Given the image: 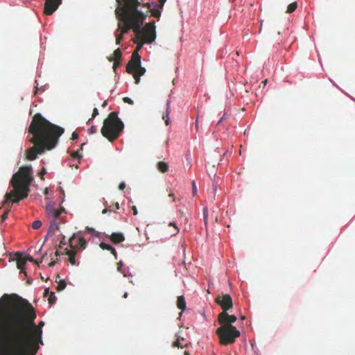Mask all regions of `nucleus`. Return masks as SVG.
Masks as SVG:
<instances>
[{
	"instance_id": "nucleus-1",
	"label": "nucleus",
	"mask_w": 355,
	"mask_h": 355,
	"mask_svg": "<svg viewBox=\"0 0 355 355\" xmlns=\"http://www.w3.org/2000/svg\"><path fill=\"white\" fill-rule=\"evenodd\" d=\"M28 131L33 135L30 142L34 145L27 150L26 158L34 160L38 154L54 148L64 130L49 122L41 114L37 113L33 117Z\"/></svg>"
},
{
	"instance_id": "nucleus-2",
	"label": "nucleus",
	"mask_w": 355,
	"mask_h": 355,
	"mask_svg": "<svg viewBox=\"0 0 355 355\" xmlns=\"http://www.w3.org/2000/svg\"><path fill=\"white\" fill-rule=\"evenodd\" d=\"M33 180L31 167L21 166L10 180V184L13 189L5 195L3 205H6L10 208V203H17L21 200L26 198L28 196Z\"/></svg>"
},
{
	"instance_id": "nucleus-3",
	"label": "nucleus",
	"mask_w": 355,
	"mask_h": 355,
	"mask_svg": "<svg viewBox=\"0 0 355 355\" xmlns=\"http://www.w3.org/2000/svg\"><path fill=\"white\" fill-rule=\"evenodd\" d=\"M156 38L155 21L146 24L144 28H141L140 35L137 39L140 40L137 49L133 51L130 60L126 65V71L133 76L136 84L140 82V77L146 72V69L141 65V56L138 51L143 46L144 43H152Z\"/></svg>"
},
{
	"instance_id": "nucleus-4",
	"label": "nucleus",
	"mask_w": 355,
	"mask_h": 355,
	"mask_svg": "<svg viewBox=\"0 0 355 355\" xmlns=\"http://www.w3.org/2000/svg\"><path fill=\"white\" fill-rule=\"evenodd\" d=\"M115 14L117 17H120L123 22L121 26L120 24H118L117 31L121 29V33L123 35L128 33L130 29H132L137 37L140 35L141 31V26L146 19V16H140V15L123 9L118 8L115 10Z\"/></svg>"
},
{
	"instance_id": "nucleus-5",
	"label": "nucleus",
	"mask_w": 355,
	"mask_h": 355,
	"mask_svg": "<svg viewBox=\"0 0 355 355\" xmlns=\"http://www.w3.org/2000/svg\"><path fill=\"white\" fill-rule=\"evenodd\" d=\"M123 129L124 124L119 118L118 113L112 112L104 120L101 132L104 137L110 141H113L121 135Z\"/></svg>"
},
{
	"instance_id": "nucleus-6",
	"label": "nucleus",
	"mask_w": 355,
	"mask_h": 355,
	"mask_svg": "<svg viewBox=\"0 0 355 355\" xmlns=\"http://www.w3.org/2000/svg\"><path fill=\"white\" fill-rule=\"evenodd\" d=\"M219 342L223 345H227L235 342L236 338L241 335L240 331L235 327L220 326L216 329Z\"/></svg>"
},
{
	"instance_id": "nucleus-7",
	"label": "nucleus",
	"mask_w": 355,
	"mask_h": 355,
	"mask_svg": "<svg viewBox=\"0 0 355 355\" xmlns=\"http://www.w3.org/2000/svg\"><path fill=\"white\" fill-rule=\"evenodd\" d=\"M124 5L121 7L123 9L133 12L135 13L140 15V16H146V14L138 10L139 6L146 7L147 9H150V4L149 3H143V0H123Z\"/></svg>"
},
{
	"instance_id": "nucleus-8",
	"label": "nucleus",
	"mask_w": 355,
	"mask_h": 355,
	"mask_svg": "<svg viewBox=\"0 0 355 355\" xmlns=\"http://www.w3.org/2000/svg\"><path fill=\"white\" fill-rule=\"evenodd\" d=\"M46 211L49 220L56 221L62 218L60 214L64 212L65 210L63 207L56 209L53 204L49 203L46 206Z\"/></svg>"
},
{
	"instance_id": "nucleus-9",
	"label": "nucleus",
	"mask_w": 355,
	"mask_h": 355,
	"mask_svg": "<svg viewBox=\"0 0 355 355\" xmlns=\"http://www.w3.org/2000/svg\"><path fill=\"white\" fill-rule=\"evenodd\" d=\"M215 302L220 306L223 311H227L233 307V302L231 296L228 294L218 295Z\"/></svg>"
},
{
	"instance_id": "nucleus-10",
	"label": "nucleus",
	"mask_w": 355,
	"mask_h": 355,
	"mask_svg": "<svg viewBox=\"0 0 355 355\" xmlns=\"http://www.w3.org/2000/svg\"><path fill=\"white\" fill-rule=\"evenodd\" d=\"M236 320V316L229 315L227 311H222L218 316V321L221 326L234 327L232 323L235 322Z\"/></svg>"
},
{
	"instance_id": "nucleus-11",
	"label": "nucleus",
	"mask_w": 355,
	"mask_h": 355,
	"mask_svg": "<svg viewBox=\"0 0 355 355\" xmlns=\"http://www.w3.org/2000/svg\"><path fill=\"white\" fill-rule=\"evenodd\" d=\"M62 0H46L44 3V14L47 15H52L61 3Z\"/></svg>"
},
{
	"instance_id": "nucleus-12",
	"label": "nucleus",
	"mask_w": 355,
	"mask_h": 355,
	"mask_svg": "<svg viewBox=\"0 0 355 355\" xmlns=\"http://www.w3.org/2000/svg\"><path fill=\"white\" fill-rule=\"evenodd\" d=\"M13 260L17 261V268L20 270L21 272L24 273L26 275V271H24V266L27 261L25 257L23 256L22 253L17 252L14 254Z\"/></svg>"
},
{
	"instance_id": "nucleus-13",
	"label": "nucleus",
	"mask_w": 355,
	"mask_h": 355,
	"mask_svg": "<svg viewBox=\"0 0 355 355\" xmlns=\"http://www.w3.org/2000/svg\"><path fill=\"white\" fill-rule=\"evenodd\" d=\"M58 230H59V223L55 220H50V225H49L46 236L45 237V240L48 237L53 236L55 234V232Z\"/></svg>"
},
{
	"instance_id": "nucleus-14",
	"label": "nucleus",
	"mask_w": 355,
	"mask_h": 355,
	"mask_svg": "<svg viewBox=\"0 0 355 355\" xmlns=\"http://www.w3.org/2000/svg\"><path fill=\"white\" fill-rule=\"evenodd\" d=\"M110 241L114 243H120L125 240V236L121 232H114L110 236Z\"/></svg>"
},
{
	"instance_id": "nucleus-15",
	"label": "nucleus",
	"mask_w": 355,
	"mask_h": 355,
	"mask_svg": "<svg viewBox=\"0 0 355 355\" xmlns=\"http://www.w3.org/2000/svg\"><path fill=\"white\" fill-rule=\"evenodd\" d=\"M65 254L69 257V263L74 266L76 264V250L75 249H65Z\"/></svg>"
},
{
	"instance_id": "nucleus-16",
	"label": "nucleus",
	"mask_w": 355,
	"mask_h": 355,
	"mask_svg": "<svg viewBox=\"0 0 355 355\" xmlns=\"http://www.w3.org/2000/svg\"><path fill=\"white\" fill-rule=\"evenodd\" d=\"M177 306L179 309H181L182 311L186 309V301L183 295L178 297Z\"/></svg>"
},
{
	"instance_id": "nucleus-17",
	"label": "nucleus",
	"mask_w": 355,
	"mask_h": 355,
	"mask_svg": "<svg viewBox=\"0 0 355 355\" xmlns=\"http://www.w3.org/2000/svg\"><path fill=\"white\" fill-rule=\"evenodd\" d=\"M121 51L120 50V49L118 48L116 50H114L113 55L110 56L107 59L110 62L113 61L114 60H121Z\"/></svg>"
},
{
	"instance_id": "nucleus-18",
	"label": "nucleus",
	"mask_w": 355,
	"mask_h": 355,
	"mask_svg": "<svg viewBox=\"0 0 355 355\" xmlns=\"http://www.w3.org/2000/svg\"><path fill=\"white\" fill-rule=\"evenodd\" d=\"M157 168L161 173H166L168 170V165L166 162L161 161L157 162Z\"/></svg>"
},
{
	"instance_id": "nucleus-19",
	"label": "nucleus",
	"mask_w": 355,
	"mask_h": 355,
	"mask_svg": "<svg viewBox=\"0 0 355 355\" xmlns=\"http://www.w3.org/2000/svg\"><path fill=\"white\" fill-rule=\"evenodd\" d=\"M169 101H168L167 102V108H166V114H163V120L165 122V124L166 125H168L170 124V119H169V113H170V106H169Z\"/></svg>"
},
{
	"instance_id": "nucleus-20",
	"label": "nucleus",
	"mask_w": 355,
	"mask_h": 355,
	"mask_svg": "<svg viewBox=\"0 0 355 355\" xmlns=\"http://www.w3.org/2000/svg\"><path fill=\"white\" fill-rule=\"evenodd\" d=\"M160 9L161 8H159V7H157V8H153L152 10L150 8L149 10H147L146 14L148 15V12L150 11L152 16L157 18H159V17L161 16Z\"/></svg>"
},
{
	"instance_id": "nucleus-21",
	"label": "nucleus",
	"mask_w": 355,
	"mask_h": 355,
	"mask_svg": "<svg viewBox=\"0 0 355 355\" xmlns=\"http://www.w3.org/2000/svg\"><path fill=\"white\" fill-rule=\"evenodd\" d=\"M56 282L58 283V286H57L58 291H61L64 290L67 286L66 282L64 279H60L59 281H58V279H56Z\"/></svg>"
},
{
	"instance_id": "nucleus-22",
	"label": "nucleus",
	"mask_w": 355,
	"mask_h": 355,
	"mask_svg": "<svg viewBox=\"0 0 355 355\" xmlns=\"http://www.w3.org/2000/svg\"><path fill=\"white\" fill-rule=\"evenodd\" d=\"M297 7V3L296 1L290 3L287 7V13H291L294 12Z\"/></svg>"
},
{
	"instance_id": "nucleus-23",
	"label": "nucleus",
	"mask_w": 355,
	"mask_h": 355,
	"mask_svg": "<svg viewBox=\"0 0 355 355\" xmlns=\"http://www.w3.org/2000/svg\"><path fill=\"white\" fill-rule=\"evenodd\" d=\"M56 300H57V298H56V297L55 295V293L53 292H51L50 295H49V297L48 298L49 304L50 305L54 304L55 303V302H56Z\"/></svg>"
},
{
	"instance_id": "nucleus-24",
	"label": "nucleus",
	"mask_w": 355,
	"mask_h": 355,
	"mask_svg": "<svg viewBox=\"0 0 355 355\" xmlns=\"http://www.w3.org/2000/svg\"><path fill=\"white\" fill-rule=\"evenodd\" d=\"M80 248L85 249L87 245V242L83 237L78 239V243L77 244Z\"/></svg>"
},
{
	"instance_id": "nucleus-25",
	"label": "nucleus",
	"mask_w": 355,
	"mask_h": 355,
	"mask_svg": "<svg viewBox=\"0 0 355 355\" xmlns=\"http://www.w3.org/2000/svg\"><path fill=\"white\" fill-rule=\"evenodd\" d=\"M115 37H116V44H119L121 43V41L123 40V34L121 33H118V31H116L115 32Z\"/></svg>"
},
{
	"instance_id": "nucleus-26",
	"label": "nucleus",
	"mask_w": 355,
	"mask_h": 355,
	"mask_svg": "<svg viewBox=\"0 0 355 355\" xmlns=\"http://www.w3.org/2000/svg\"><path fill=\"white\" fill-rule=\"evenodd\" d=\"M100 248L103 250H107L109 251H111L113 247H112L110 245L107 244L105 243L101 242L99 245Z\"/></svg>"
},
{
	"instance_id": "nucleus-27",
	"label": "nucleus",
	"mask_w": 355,
	"mask_h": 355,
	"mask_svg": "<svg viewBox=\"0 0 355 355\" xmlns=\"http://www.w3.org/2000/svg\"><path fill=\"white\" fill-rule=\"evenodd\" d=\"M42 226V222L40 220H35L32 223V227L34 230H38Z\"/></svg>"
},
{
	"instance_id": "nucleus-28",
	"label": "nucleus",
	"mask_w": 355,
	"mask_h": 355,
	"mask_svg": "<svg viewBox=\"0 0 355 355\" xmlns=\"http://www.w3.org/2000/svg\"><path fill=\"white\" fill-rule=\"evenodd\" d=\"M169 225L174 227L175 231L172 233L173 236H175L179 232V229L176 226V224L175 223H170Z\"/></svg>"
},
{
	"instance_id": "nucleus-29",
	"label": "nucleus",
	"mask_w": 355,
	"mask_h": 355,
	"mask_svg": "<svg viewBox=\"0 0 355 355\" xmlns=\"http://www.w3.org/2000/svg\"><path fill=\"white\" fill-rule=\"evenodd\" d=\"M113 62H114V64H113V69H114V71H115V70H116V69L119 66H120V64H121V60H113Z\"/></svg>"
},
{
	"instance_id": "nucleus-30",
	"label": "nucleus",
	"mask_w": 355,
	"mask_h": 355,
	"mask_svg": "<svg viewBox=\"0 0 355 355\" xmlns=\"http://www.w3.org/2000/svg\"><path fill=\"white\" fill-rule=\"evenodd\" d=\"M123 101L124 103H128L130 105H133V103H134L133 101L130 98H129V97H124L123 98Z\"/></svg>"
},
{
	"instance_id": "nucleus-31",
	"label": "nucleus",
	"mask_w": 355,
	"mask_h": 355,
	"mask_svg": "<svg viewBox=\"0 0 355 355\" xmlns=\"http://www.w3.org/2000/svg\"><path fill=\"white\" fill-rule=\"evenodd\" d=\"M173 347H177L178 348H180V347L182 348L183 345L180 343V340L178 339L175 342H173Z\"/></svg>"
},
{
	"instance_id": "nucleus-32",
	"label": "nucleus",
	"mask_w": 355,
	"mask_h": 355,
	"mask_svg": "<svg viewBox=\"0 0 355 355\" xmlns=\"http://www.w3.org/2000/svg\"><path fill=\"white\" fill-rule=\"evenodd\" d=\"M166 1V0H158L159 4H157L156 6L159 7V8H163Z\"/></svg>"
},
{
	"instance_id": "nucleus-33",
	"label": "nucleus",
	"mask_w": 355,
	"mask_h": 355,
	"mask_svg": "<svg viewBox=\"0 0 355 355\" xmlns=\"http://www.w3.org/2000/svg\"><path fill=\"white\" fill-rule=\"evenodd\" d=\"M203 214H204L205 223V224H207V216H208V209H207V208H205L204 209Z\"/></svg>"
},
{
	"instance_id": "nucleus-34",
	"label": "nucleus",
	"mask_w": 355,
	"mask_h": 355,
	"mask_svg": "<svg viewBox=\"0 0 355 355\" xmlns=\"http://www.w3.org/2000/svg\"><path fill=\"white\" fill-rule=\"evenodd\" d=\"M9 211H10V209H8L7 211H6L1 216V220L2 221L5 220L7 218H8V214H9Z\"/></svg>"
},
{
	"instance_id": "nucleus-35",
	"label": "nucleus",
	"mask_w": 355,
	"mask_h": 355,
	"mask_svg": "<svg viewBox=\"0 0 355 355\" xmlns=\"http://www.w3.org/2000/svg\"><path fill=\"white\" fill-rule=\"evenodd\" d=\"M71 156L74 158H80L81 155L78 151H73L71 154Z\"/></svg>"
},
{
	"instance_id": "nucleus-36",
	"label": "nucleus",
	"mask_w": 355,
	"mask_h": 355,
	"mask_svg": "<svg viewBox=\"0 0 355 355\" xmlns=\"http://www.w3.org/2000/svg\"><path fill=\"white\" fill-rule=\"evenodd\" d=\"M25 259H27V261H29L31 262L35 263L37 264V262L31 257V256H26Z\"/></svg>"
},
{
	"instance_id": "nucleus-37",
	"label": "nucleus",
	"mask_w": 355,
	"mask_h": 355,
	"mask_svg": "<svg viewBox=\"0 0 355 355\" xmlns=\"http://www.w3.org/2000/svg\"><path fill=\"white\" fill-rule=\"evenodd\" d=\"M98 114V109H97V108H96V107H95V108L93 110V113H92V119H94V117H96ZM90 120H91V119H89V121Z\"/></svg>"
},
{
	"instance_id": "nucleus-38",
	"label": "nucleus",
	"mask_w": 355,
	"mask_h": 355,
	"mask_svg": "<svg viewBox=\"0 0 355 355\" xmlns=\"http://www.w3.org/2000/svg\"><path fill=\"white\" fill-rule=\"evenodd\" d=\"M192 191H193V195H196V192H197V188H196L194 181L192 182Z\"/></svg>"
},
{
	"instance_id": "nucleus-39",
	"label": "nucleus",
	"mask_w": 355,
	"mask_h": 355,
	"mask_svg": "<svg viewBox=\"0 0 355 355\" xmlns=\"http://www.w3.org/2000/svg\"><path fill=\"white\" fill-rule=\"evenodd\" d=\"M46 173V170L44 168H43L41 170L40 173V175H41V178H42V180H44V175Z\"/></svg>"
},
{
	"instance_id": "nucleus-40",
	"label": "nucleus",
	"mask_w": 355,
	"mask_h": 355,
	"mask_svg": "<svg viewBox=\"0 0 355 355\" xmlns=\"http://www.w3.org/2000/svg\"><path fill=\"white\" fill-rule=\"evenodd\" d=\"M125 184L124 182H121L119 183V189L120 190H123L125 189Z\"/></svg>"
},
{
	"instance_id": "nucleus-41",
	"label": "nucleus",
	"mask_w": 355,
	"mask_h": 355,
	"mask_svg": "<svg viewBox=\"0 0 355 355\" xmlns=\"http://www.w3.org/2000/svg\"><path fill=\"white\" fill-rule=\"evenodd\" d=\"M110 252L114 256L115 259H117V253L116 250L114 248H112Z\"/></svg>"
},
{
	"instance_id": "nucleus-42",
	"label": "nucleus",
	"mask_w": 355,
	"mask_h": 355,
	"mask_svg": "<svg viewBox=\"0 0 355 355\" xmlns=\"http://www.w3.org/2000/svg\"><path fill=\"white\" fill-rule=\"evenodd\" d=\"M78 135L76 132H73L71 135V139L75 140V139H78Z\"/></svg>"
},
{
	"instance_id": "nucleus-43",
	"label": "nucleus",
	"mask_w": 355,
	"mask_h": 355,
	"mask_svg": "<svg viewBox=\"0 0 355 355\" xmlns=\"http://www.w3.org/2000/svg\"><path fill=\"white\" fill-rule=\"evenodd\" d=\"M96 132V129L94 126H92L89 129V133H95Z\"/></svg>"
},
{
	"instance_id": "nucleus-44",
	"label": "nucleus",
	"mask_w": 355,
	"mask_h": 355,
	"mask_svg": "<svg viewBox=\"0 0 355 355\" xmlns=\"http://www.w3.org/2000/svg\"><path fill=\"white\" fill-rule=\"evenodd\" d=\"M168 196L170 198H171L173 202H174L175 200V194L173 193H170L168 194Z\"/></svg>"
},
{
	"instance_id": "nucleus-45",
	"label": "nucleus",
	"mask_w": 355,
	"mask_h": 355,
	"mask_svg": "<svg viewBox=\"0 0 355 355\" xmlns=\"http://www.w3.org/2000/svg\"><path fill=\"white\" fill-rule=\"evenodd\" d=\"M132 209L133 211V214L134 215H137L138 214L137 209V207L135 206H133L132 207Z\"/></svg>"
},
{
	"instance_id": "nucleus-46",
	"label": "nucleus",
	"mask_w": 355,
	"mask_h": 355,
	"mask_svg": "<svg viewBox=\"0 0 355 355\" xmlns=\"http://www.w3.org/2000/svg\"><path fill=\"white\" fill-rule=\"evenodd\" d=\"M225 119V114H224L223 116L220 118V119L218 121L217 125H219Z\"/></svg>"
},
{
	"instance_id": "nucleus-47",
	"label": "nucleus",
	"mask_w": 355,
	"mask_h": 355,
	"mask_svg": "<svg viewBox=\"0 0 355 355\" xmlns=\"http://www.w3.org/2000/svg\"><path fill=\"white\" fill-rule=\"evenodd\" d=\"M55 263H56V261H51V262L49 263V267H53V266L55 265Z\"/></svg>"
},
{
	"instance_id": "nucleus-48",
	"label": "nucleus",
	"mask_w": 355,
	"mask_h": 355,
	"mask_svg": "<svg viewBox=\"0 0 355 355\" xmlns=\"http://www.w3.org/2000/svg\"><path fill=\"white\" fill-rule=\"evenodd\" d=\"M49 293V288H46L44 292V295L46 296Z\"/></svg>"
},
{
	"instance_id": "nucleus-49",
	"label": "nucleus",
	"mask_w": 355,
	"mask_h": 355,
	"mask_svg": "<svg viewBox=\"0 0 355 355\" xmlns=\"http://www.w3.org/2000/svg\"><path fill=\"white\" fill-rule=\"evenodd\" d=\"M261 84L263 85V87H265L267 84V80H265L261 82Z\"/></svg>"
},
{
	"instance_id": "nucleus-50",
	"label": "nucleus",
	"mask_w": 355,
	"mask_h": 355,
	"mask_svg": "<svg viewBox=\"0 0 355 355\" xmlns=\"http://www.w3.org/2000/svg\"><path fill=\"white\" fill-rule=\"evenodd\" d=\"M121 266H122V263H121V262H119V263H118V270H121Z\"/></svg>"
},
{
	"instance_id": "nucleus-51",
	"label": "nucleus",
	"mask_w": 355,
	"mask_h": 355,
	"mask_svg": "<svg viewBox=\"0 0 355 355\" xmlns=\"http://www.w3.org/2000/svg\"><path fill=\"white\" fill-rule=\"evenodd\" d=\"M114 206H115V208H116V209H119V203H118V202H116V203H115V205H114Z\"/></svg>"
},
{
	"instance_id": "nucleus-52",
	"label": "nucleus",
	"mask_w": 355,
	"mask_h": 355,
	"mask_svg": "<svg viewBox=\"0 0 355 355\" xmlns=\"http://www.w3.org/2000/svg\"><path fill=\"white\" fill-rule=\"evenodd\" d=\"M73 238H71V239H69L70 246H71V248H72V244H73Z\"/></svg>"
},
{
	"instance_id": "nucleus-53",
	"label": "nucleus",
	"mask_w": 355,
	"mask_h": 355,
	"mask_svg": "<svg viewBox=\"0 0 355 355\" xmlns=\"http://www.w3.org/2000/svg\"><path fill=\"white\" fill-rule=\"evenodd\" d=\"M107 105V101H104L102 104L103 107H105Z\"/></svg>"
},
{
	"instance_id": "nucleus-54",
	"label": "nucleus",
	"mask_w": 355,
	"mask_h": 355,
	"mask_svg": "<svg viewBox=\"0 0 355 355\" xmlns=\"http://www.w3.org/2000/svg\"><path fill=\"white\" fill-rule=\"evenodd\" d=\"M127 296H128V293H125L123 294V297L126 298V297H127Z\"/></svg>"
},
{
	"instance_id": "nucleus-55",
	"label": "nucleus",
	"mask_w": 355,
	"mask_h": 355,
	"mask_svg": "<svg viewBox=\"0 0 355 355\" xmlns=\"http://www.w3.org/2000/svg\"><path fill=\"white\" fill-rule=\"evenodd\" d=\"M184 355H189V352L188 351H185V352H184Z\"/></svg>"
},
{
	"instance_id": "nucleus-56",
	"label": "nucleus",
	"mask_w": 355,
	"mask_h": 355,
	"mask_svg": "<svg viewBox=\"0 0 355 355\" xmlns=\"http://www.w3.org/2000/svg\"><path fill=\"white\" fill-rule=\"evenodd\" d=\"M44 193L45 195H47V194H48V190H47V189H46L44 190Z\"/></svg>"
},
{
	"instance_id": "nucleus-57",
	"label": "nucleus",
	"mask_w": 355,
	"mask_h": 355,
	"mask_svg": "<svg viewBox=\"0 0 355 355\" xmlns=\"http://www.w3.org/2000/svg\"><path fill=\"white\" fill-rule=\"evenodd\" d=\"M107 211V209H105L103 210L102 213L103 214H105Z\"/></svg>"
},
{
	"instance_id": "nucleus-58",
	"label": "nucleus",
	"mask_w": 355,
	"mask_h": 355,
	"mask_svg": "<svg viewBox=\"0 0 355 355\" xmlns=\"http://www.w3.org/2000/svg\"><path fill=\"white\" fill-rule=\"evenodd\" d=\"M60 253H59V252L57 250V251L55 252V255H56L57 257H58V256H60Z\"/></svg>"
},
{
	"instance_id": "nucleus-59",
	"label": "nucleus",
	"mask_w": 355,
	"mask_h": 355,
	"mask_svg": "<svg viewBox=\"0 0 355 355\" xmlns=\"http://www.w3.org/2000/svg\"><path fill=\"white\" fill-rule=\"evenodd\" d=\"M3 298H8L9 296L8 295L5 294V295H3Z\"/></svg>"
},
{
	"instance_id": "nucleus-60",
	"label": "nucleus",
	"mask_w": 355,
	"mask_h": 355,
	"mask_svg": "<svg viewBox=\"0 0 355 355\" xmlns=\"http://www.w3.org/2000/svg\"><path fill=\"white\" fill-rule=\"evenodd\" d=\"M276 40L279 42V43H282V42H284V41H283V40Z\"/></svg>"
},
{
	"instance_id": "nucleus-61",
	"label": "nucleus",
	"mask_w": 355,
	"mask_h": 355,
	"mask_svg": "<svg viewBox=\"0 0 355 355\" xmlns=\"http://www.w3.org/2000/svg\"><path fill=\"white\" fill-rule=\"evenodd\" d=\"M60 190L64 194V191H63V189L61 187H60Z\"/></svg>"
},
{
	"instance_id": "nucleus-62",
	"label": "nucleus",
	"mask_w": 355,
	"mask_h": 355,
	"mask_svg": "<svg viewBox=\"0 0 355 355\" xmlns=\"http://www.w3.org/2000/svg\"><path fill=\"white\" fill-rule=\"evenodd\" d=\"M116 1L117 2V3L120 4L121 3V0H116Z\"/></svg>"
},
{
	"instance_id": "nucleus-63",
	"label": "nucleus",
	"mask_w": 355,
	"mask_h": 355,
	"mask_svg": "<svg viewBox=\"0 0 355 355\" xmlns=\"http://www.w3.org/2000/svg\"><path fill=\"white\" fill-rule=\"evenodd\" d=\"M245 318L244 316H242V317H241V320H245Z\"/></svg>"
},
{
	"instance_id": "nucleus-64",
	"label": "nucleus",
	"mask_w": 355,
	"mask_h": 355,
	"mask_svg": "<svg viewBox=\"0 0 355 355\" xmlns=\"http://www.w3.org/2000/svg\"><path fill=\"white\" fill-rule=\"evenodd\" d=\"M60 243H61V244H64V245H65V243H64V241H62L60 242Z\"/></svg>"
}]
</instances>
